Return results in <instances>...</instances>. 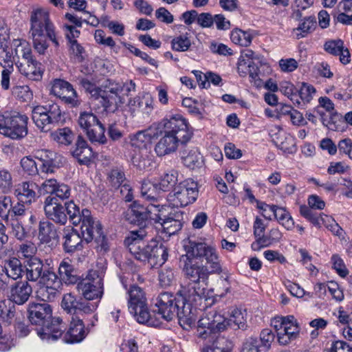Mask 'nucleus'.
<instances>
[{
    "mask_svg": "<svg viewBox=\"0 0 352 352\" xmlns=\"http://www.w3.org/2000/svg\"><path fill=\"white\" fill-rule=\"evenodd\" d=\"M163 130L161 138L155 146V152L159 157L174 153L179 144H186L192 136V131L187 121L180 115L165 118L161 122Z\"/></svg>",
    "mask_w": 352,
    "mask_h": 352,
    "instance_id": "f257e3e1",
    "label": "nucleus"
},
{
    "mask_svg": "<svg viewBox=\"0 0 352 352\" xmlns=\"http://www.w3.org/2000/svg\"><path fill=\"white\" fill-rule=\"evenodd\" d=\"M177 296L178 298L169 292L160 294L155 299V306L157 309L155 311L167 321L177 317L181 326L190 327L197 320V306L178 292Z\"/></svg>",
    "mask_w": 352,
    "mask_h": 352,
    "instance_id": "f03ea898",
    "label": "nucleus"
},
{
    "mask_svg": "<svg viewBox=\"0 0 352 352\" xmlns=\"http://www.w3.org/2000/svg\"><path fill=\"white\" fill-rule=\"evenodd\" d=\"M179 263L182 268L184 277L188 280V283L182 285L178 291V294L182 295L190 302H195V306L200 305L201 300H207L205 295V287L201 283H204L210 274H219L220 272H212L209 265L199 264L193 260L186 257H180Z\"/></svg>",
    "mask_w": 352,
    "mask_h": 352,
    "instance_id": "7ed1b4c3",
    "label": "nucleus"
},
{
    "mask_svg": "<svg viewBox=\"0 0 352 352\" xmlns=\"http://www.w3.org/2000/svg\"><path fill=\"white\" fill-rule=\"evenodd\" d=\"M30 33L32 38L33 47L39 54H45L49 47L47 38H49L56 47L59 46L54 26L50 19L48 12L42 8L34 10L30 14Z\"/></svg>",
    "mask_w": 352,
    "mask_h": 352,
    "instance_id": "20e7f679",
    "label": "nucleus"
},
{
    "mask_svg": "<svg viewBox=\"0 0 352 352\" xmlns=\"http://www.w3.org/2000/svg\"><path fill=\"white\" fill-rule=\"evenodd\" d=\"M15 54L18 60L15 63L19 72L29 80L38 81L42 79L43 69L40 62L32 55V51L24 40H14Z\"/></svg>",
    "mask_w": 352,
    "mask_h": 352,
    "instance_id": "39448f33",
    "label": "nucleus"
},
{
    "mask_svg": "<svg viewBox=\"0 0 352 352\" xmlns=\"http://www.w3.org/2000/svg\"><path fill=\"white\" fill-rule=\"evenodd\" d=\"M127 294L129 311L137 322L148 326H157L158 322L152 318L149 312L146 294L143 289L133 285L130 286Z\"/></svg>",
    "mask_w": 352,
    "mask_h": 352,
    "instance_id": "423d86ee",
    "label": "nucleus"
},
{
    "mask_svg": "<svg viewBox=\"0 0 352 352\" xmlns=\"http://www.w3.org/2000/svg\"><path fill=\"white\" fill-rule=\"evenodd\" d=\"M163 206L149 204L144 206L135 201L124 214V217L129 223L136 224L140 228L146 230L149 221L160 222L163 214Z\"/></svg>",
    "mask_w": 352,
    "mask_h": 352,
    "instance_id": "0eeeda50",
    "label": "nucleus"
},
{
    "mask_svg": "<svg viewBox=\"0 0 352 352\" xmlns=\"http://www.w3.org/2000/svg\"><path fill=\"white\" fill-rule=\"evenodd\" d=\"M186 254L180 257L190 260L204 258L212 272H221V266L216 249L204 242L188 239L184 245Z\"/></svg>",
    "mask_w": 352,
    "mask_h": 352,
    "instance_id": "6e6552de",
    "label": "nucleus"
},
{
    "mask_svg": "<svg viewBox=\"0 0 352 352\" xmlns=\"http://www.w3.org/2000/svg\"><path fill=\"white\" fill-rule=\"evenodd\" d=\"M28 116L18 112L0 113V133L12 140H21L28 134Z\"/></svg>",
    "mask_w": 352,
    "mask_h": 352,
    "instance_id": "1a4fd4ad",
    "label": "nucleus"
},
{
    "mask_svg": "<svg viewBox=\"0 0 352 352\" xmlns=\"http://www.w3.org/2000/svg\"><path fill=\"white\" fill-rule=\"evenodd\" d=\"M199 195L198 184L187 179L176 185L167 195V201L173 208H182L192 204Z\"/></svg>",
    "mask_w": 352,
    "mask_h": 352,
    "instance_id": "9d476101",
    "label": "nucleus"
},
{
    "mask_svg": "<svg viewBox=\"0 0 352 352\" xmlns=\"http://www.w3.org/2000/svg\"><path fill=\"white\" fill-rule=\"evenodd\" d=\"M84 219L80 227L83 239L87 243L94 240L98 251L106 252L109 250V245L103 234L101 223L93 218L89 210H85L82 213Z\"/></svg>",
    "mask_w": 352,
    "mask_h": 352,
    "instance_id": "9b49d317",
    "label": "nucleus"
},
{
    "mask_svg": "<svg viewBox=\"0 0 352 352\" xmlns=\"http://www.w3.org/2000/svg\"><path fill=\"white\" fill-rule=\"evenodd\" d=\"M122 91L126 95L129 94L131 91H135V82L130 80L123 85L119 83L110 82L109 86L105 87L103 91L99 92L98 103L104 107L106 111L114 112L118 107V103L121 102L119 94Z\"/></svg>",
    "mask_w": 352,
    "mask_h": 352,
    "instance_id": "f8f14e48",
    "label": "nucleus"
},
{
    "mask_svg": "<svg viewBox=\"0 0 352 352\" xmlns=\"http://www.w3.org/2000/svg\"><path fill=\"white\" fill-rule=\"evenodd\" d=\"M32 118L36 126L43 132L49 131L61 119L60 107L54 102L36 106L32 109Z\"/></svg>",
    "mask_w": 352,
    "mask_h": 352,
    "instance_id": "ddd939ff",
    "label": "nucleus"
},
{
    "mask_svg": "<svg viewBox=\"0 0 352 352\" xmlns=\"http://www.w3.org/2000/svg\"><path fill=\"white\" fill-rule=\"evenodd\" d=\"M148 236V232L144 228L129 232L124 239V244L130 253L135 259L148 263L150 254V241L146 242L145 239Z\"/></svg>",
    "mask_w": 352,
    "mask_h": 352,
    "instance_id": "4468645a",
    "label": "nucleus"
},
{
    "mask_svg": "<svg viewBox=\"0 0 352 352\" xmlns=\"http://www.w3.org/2000/svg\"><path fill=\"white\" fill-rule=\"evenodd\" d=\"M272 324L276 331L278 342L282 345H287L295 340L300 332V327L293 316L276 317Z\"/></svg>",
    "mask_w": 352,
    "mask_h": 352,
    "instance_id": "2eb2a0df",
    "label": "nucleus"
},
{
    "mask_svg": "<svg viewBox=\"0 0 352 352\" xmlns=\"http://www.w3.org/2000/svg\"><path fill=\"white\" fill-rule=\"evenodd\" d=\"M98 300L89 302L82 298H77L72 293L65 294L62 298L60 306L67 314L78 316L94 312L98 307Z\"/></svg>",
    "mask_w": 352,
    "mask_h": 352,
    "instance_id": "dca6fc26",
    "label": "nucleus"
},
{
    "mask_svg": "<svg viewBox=\"0 0 352 352\" xmlns=\"http://www.w3.org/2000/svg\"><path fill=\"white\" fill-rule=\"evenodd\" d=\"M226 318L216 311L206 313L197 322L199 337L206 339L212 333L225 330L226 329Z\"/></svg>",
    "mask_w": 352,
    "mask_h": 352,
    "instance_id": "f3484780",
    "label": "nucleus"
},
{
    "mask_svg": "<svg viewBox=\"0 0 352 352\" xmlns=\"http://www.w3.org/2000/svg\"><path fill=\"white\" fill-rule=\"evenodd\" d=\"M77 288L82 293L83 300L100 299L103 294L102 278L96 272L90 273L85 279L78 283Z\"/></svg>",
    "mask_w": 352,
    "mask_h": 352,
    "instance_id": "a211bd4d",
    "label": "nucleus"
},
{
    "mask_svg": "<svg viewBox=\"0 0 352 352\" xmlns=\"http://www.w3.org/2000/svg\"><path fill=\"white\" fill-rule=\"evenodd\" d=\"M51 93L72 108L78 107L81 104V100L72 85L65 80L54 79L52 81Z\"/></svg>",
    "mask_w": 352,
    "mask_h": 352,
    "instance_id": "6ab92c4d",
    "label": "nucleus"
},
{
    "mask_svg": "<svg viewBox=\"0 0 352 352\" xmlns=\"http://www.w3.org/2000/svg\"><path fill=\"white\" fill-rule=\"evenodd\" d=\"M28 320L33 325L41 329L50 322L52 317V309L47 302L30 303L28 306Z\"/></svg>",
    "mask_w": 352,
    "mask_h": 352,
    "instance_id": "aec40b11",
    "label": "nucleus"
},
{
    "mask_svg": "<svg viewBox=\"0 0 352 352\" xmlns=\"http://www.w3.org/2000/svg\"><path fill=\"white\" fill-rule=\"evenodd\" d=\"M44 211L47 218L56 223L65 225L67 221L65 208L56 197L48 196L44 201Z\"/></svg>",
    "mask_w": 352,
    "mask_h": 352,
    "instance_id": "412c9836",
    "label": "nucleus"
},
{
    "mask_svg": "<svg viewBox=\"0 0 352 352\" xmlns=\"http://www.w3.org/2000/svg\"><path fill=\"white\" fill-rule=\"evenodd\" d=\"M35 157L41 162V169L45 173H52L54 168L63 166L65 162L63 155L46 149L36 151Z\"/></svg>",
    "mask_w": 352,
    "mask_h": 352,
    "instance_id": "4be33fe9",
    "label": "nucleus"
},
{
    "mask_svg": "<svg viewBox=\"0 0 352 352\" xmlns=\"http://www.w3.org/2000/svg\"><path fill=\"white\" fill-rule=\"evenodd\" d=\"M10 31L5 22L0 19V65L4 67H14L12 52L8 50Z\"/></svg>",
    "mask_w": 352,
    "mask_h": 352,
    "instance_id": "5701e85b",
    "label": "nucleus"
},
{
    "mask_svg": "<svg viewBox=\"0 0 352 352\" xmlns=\"http://www.w3.org/2000/svg\"><path fill=\"white\" fill-rule=\"evenodd\" d=\"M32 294V287L27 280H20L10 285L9 298L16 305L25 303Z\"/></svg>",
    "mask_w": 352,
    "mask_h": 352,
    "instance_id": "b1692460",
    "label": "nucleus"
},
{
    "mask_svg": "<svg viewBox=\"0 0 352 352\" xmlns=\"http://www.w3.org/2000/svg\"><path fill=\"white\" fill-rule=\"evenodd\" d=\"M38 331V336L43 340H56L65 330V325L60 318H52Z\"/></svg>",
    "mask_w": 352,
    "mask_h": 352,
    "instance_id": "393cba45",
    "label": "nucleus"
},
{
    "mask_svg": "<svg viewBox=\"0 0 352 352\" xmlns=\"http://www.w3.org/2000/svg\"><path fill=\"white\" fill-rule=\"evenodd\" d=\"M324 50L328 54L333 56H339L340 61L343 65H346L351 61V54L347 47L344 46L342 39H329L324 44Z\"/></svg>",
    "mask_w": 352,
    "mask_h": 352,
    "instance_id": "a878e982",
    "label": "nucleus"
},
{
    "mask_svg": "<svg viewBox=\"0 0 352 352\" xmlns=\"http://www.w3.org/2000/svg\"><path fill=\"white\" fill-rule=\"evenodd\" d=\"M150 254L148 263L151 267L161 266L168 258V248L162 242L155 240L150 241Z\"/></svg>",
    "mask_w": 352,
    "mask_h": 352,
    "instance_id": "bb28decb",
    "label": "nucleus"
},
{
    "mask_svg": "<svg viewBox=\"0 0 352 352\" xmlns=\"http://www.w3.org/2000/svg\"><path fill=\"white\" fill-rule=\"evenodd\" d=\"M87 331L82 319L78 316H72L69 328L64 336V340L67 343L79 342L86 336Z\"/></svg>",
    "mask_w": 352,
    "mask_h": 352,
    "instance_id": "cd10ccee",
    "label": "nucleus"
},
{
    "mask_svg": "<svg viewBox=\"0 0 352 352\" xmlns=\"http://www.w3.org/2000/svg\"><path fill=\"white\" fill-rule=\"evenodd\" d=\"M72 153L78 162L83 165H88L94 156L92 148L88 146L86 140L81 135L78 136Z\"/></svg>",
    "mask_w": 352,
    "mask_h": 352,
    "instance_id": "c85d7f7f",
    "label": "nucleus"
},
{
    "mask_svg": "<svg viewBox=\"0 0 352 352\" xmlns=\"http://www.w3.org/2000/svg\"><path fill=\"white\" fill-rule=\"evenodd\" d=\"M63 243L64 250L72 253L82 249V236L75 229L67 228L64 229Z\"/></svg>",
    "mask_w": 352,
    "mask_h": 352,
    "instance_id": "c756f323",
    "label": "nucleus"
},
{
    "mask_svg": "<svg viewBox=\"0 0 352 352\" xmlns=\"http://www.w3.org/2000/svg\"><path fill=\"white\" fill-rule=\"evenodd\" d=\"M58 275L60 283H63L67 285L78 283L80 278L77 269L69 261L65 260L59 265Z\"/></svg>",
    "mask_w": 352,
    "mask_h": 352,
    "instance_id": "7c9ffc66",
    "label": "nucleus"
},
{
    "mask_svg": "<svg viewBox=\"0 0 352 352\" xmlns=\"http://www.w3.org/2000/svg\"><path fill=\"white\" fill-rule=\"evenodd\" d=\"M37 188L38 186L34 182H24L16 186L14 195L19 202L30 204L36 199Z\"/></svg>",
    "mask_w": 352,
    "mask_h": 352,
    "instance_id": "2f4dec72",
    "label": "nucleus"
},
{
    "mask_svg": "<svg viewBox=\"0 0 352 352\" xmlns=\"http://www.w3.org/2000/svg\"><path fill=\"white\" fill-rule=\"evenodd\" d=\"M3 272L8 278L17 280L25 274V267L17 258H10L4 261Z\"/></svg>",
    "mask_w": 352,
    "mask_h": 352,
    "instance_id": "473e14b6",
    "label": "nucleus"
},
{
    "mask_svg": "<svg viewBox=\"0 0 352 352\" xmlns=\"http://www.w3.org/2000/svg\"><path fill=\"white\" fill-rule=\"evenodd\" d=\"M25 274L26 280L29 283L39 281L41 276L44 273V264L43 261L37 257L30 258L26 265H25Z\"/></svg>",
    "mask_w": 352,
    "mask_h": 352,
    "instance_id": "72a5a7b5",
    "label": "nucleus"
},
{
    "mask_svg": "<svg viewBox=\"0 0 352 352\" xmlns=\"http://www.w3.org/2000/svg\"><path fill=\"white\" fill-rule=\"evenodd\" d=\"M181 157L184 165L190 169L201 167L203 157L196 147H188L181 152Z\"/></svg>",
    "mask_w": 352,
    "mask_h": 352,
    "instance_id": "f704fd0d",
    "label": "nucleus"
},
{
    "mask_svg": "<svg viewBox=\"0 0 352 352\" xmlns=\"http://www.w3.org/2000/svg\"><path fill=\"white\" fill-rule=\"evenodd\" d=\"M269 211L273 214V217H274L278 223L287 230H289L294 228V221L289 212L287 211L285 208L279 207L276 205H272Z\"/></svg>",
    "mask_w": 352,
    "mask_h": 352,
    "instance_id": "c9c22d12",
    "label": "nucleus"
},
{
    "mask_svg": "<svg viewBox=\"0 0 352 352\" xmlns=\"http://www.w3.org/2000/svg\"><path fill=\"white\" fill-rule=\"evenodd\" d=\"M162 210L163 214L162 215V218L159 223H160L164 233L168 236L175 234L181 230L182 227V223L179 219H175L172 217H166V214L164 212L165 209L164 207Z\"/></svg>",
    "mask_w": 352,
    "mask_h": 352,
    "instance_id": "e433bc0d",
    "label": "nucleus"
},
{
    "mask_svg": "<svg viewBox=\"0 0 352 352\" xmlns=\"http://www.w3.org/2000/svg\"><path fill=\"white\" fill-rule=\"evenodd\" d=\"M38 236L43 243H50L53 240L58 239L56 227L48 221H40Z\"/></svg>",
    "mask_w": 352,
    "mask_h": 352,
    "instance_id": "4c0bfd02",
    "label": "nucleus"
},
{
    "mask_svg": "<svg viewBox=\"0 0 352 352\" xmlns=\"http://www.w3.org/2000/svg\"><path fill=\"white\" fill-rule=\"evenodd\" d=\"M51 139L59 145H70L74 138L72 130L68 127L58 129L50 133Z\"/></svg>",
    "mask_w": 352,
    "mask_h": 352,
    "instance_id": "58836bf2",
    "label": "nucleus"
},
{
    "mask_svg": "<svg viewBox=\"0 0 352 352\" xmlns=\"http://www.w3.org/2000/svg\"><path fill=\"white\" fill-rule=\"evenodd\" d=\"M156 128L150 127L144 131L137 132L131 139V144L135 147L144 146L146 142L151 141L157 133L155 132Z\"/></svg>",
    "mask_w": 352,
    "mask_h": 352,
    "instance_id": "ea45409f",
    "label": "nucleus"
},
{
    "mask_svg": "<svg viewBox=\"0 0 352 352\" xmlns=\"http://www.w3.org/2000/svg\"><path fill=\"white\" fill-rule=\"evenodd\" d=\"M178 178V173L175 170H170L164 173L157 183L159 189L162 191H168L176 186Z\"/></svg>",
    "mask_w": 352,
    "mask_h": 352,
    "instance_id": "a19ab883",
    "label": "nucleus"
},
{
    "mask_svg": "<svg viewBox=\"0 0 352 352\" xmlns=\"http://www.w3.org/2000/svg\"><path fill=\"white\" fill-rule=\"evenodd\" d=\"M64 206L67 217H69L70 221L75 226L82 222L84 219L82 213L85 210H88L87 209H83L82 211H80V208L72 201L65 203Z\"/></svg>",
    "mask_w": 352,
    "mask_h": 352,
    "instance_id": "79ce46f5",
    "label": "nucleus"
},
{
    "mask_svg": "<svg viewBox=\"0 0 352 352\" xmlns=\"http://www.w3.org/2000/svg\"><path fill=\"white\" fill-rule=\"evenodd\" d=\"M105 128L104 125L99 121L98 124L91 127L87 131V138L92 143H98L100 144H106L107 139L104 135Z\"/></svg>",
    "mask_w": 352,
    "mask_h": 352,
    "instance_id": "37998d69",
    "label": "nucleus"
},
{
    "mask_svg": "<svg viewBox=\"0 0 352 352\" xmlns=\"http://www.w3.org/2000/svg\"><path fill=\"white\" fill-rule=\"evenodd\" d=\"M226 327L230 326L234 329H245V313H243L241 309H234L229 318H226Z\"/></svg>",
    "mask_w": 352,
    "mask_h": 352,
    "instance_id": "c03bdc74",
    "label": "nucleus"
},
{
    "mask_svg": "<svg viewBox=\"0 0 352 352\" xmlns=\"http://www.w3.org/2000/svg\"><path fill=\"white\" fill-rule=\"evenodd\" d=\"M99 120L91 111H82L78 117V123L81 129H82L86 134L87 131L91 127L98 124Z\"/></svg>",
    "mask_w": 352,
    "mask_h": 352,
    "instance_id": "a18cd8bd",
    "label": "nucleus"
},
{
    "mask_svg": "<svg viewBox=\"0 0 352 352\" xmlns=\"http://www.w3.org/2000/svg\"><path fill=\"white\" fill-rule=\"evenodd\" d=\"M60 287L41 286L37 291L38 296L44 302L54 301L59 294Z\"/></svg>",
    "mask_w": 352,
    "mask_h": 352,
    "instance_id": "49530a36",
    "label": "nucleus"
},
{
    "mask_svg": "<svg viewBox=\"0 0 352 352\" xmlns=\"http://www.w3.org/2000/svg\"><path fill=\"white\" fill-rule=\"evenodd\" d=\"M230 38L235 44L248 47L252 43V36L248 32L242 31L241 30H235L232 32Z\"/></svg>",
    "mask_w": 352,
    "mask_h": 352,
    "instance_id": "de8ad7c7",
    "label": "nucleus"
},
{
    "mask_svg": "<svg viewBox=\"0 0 352 352\" xmlns=\"http://www.w3.org/2000/svg\"><path fill=\"white\" fill-rule=\"evenodd\" d=\"M160 191L157 184H153L150 181H143L141 186V194L147 199H155Z\"/></svg>",
    "mask_w": 352,
    "mask_h": 352,
    "instance_id": "09e8293b",
    "label": "nucleus"
},
{
    "mask_svg": "<svg viewBox=\"0 0 352 352\" xmlns=\"http://www.w3.org/2000/svg\"><path fill=\"white\" fill-rule=\"evenodd\" d=\"M316 25V21L315 16L305 18L304 21L300 23L297 28L294 30L295 32H301L300 34L296 33L297 38L305 37L307 34L315 28Z\"/></svg>",
    "mask_w": 352,
    "mask_h": 352,
    "instance_id": "8fccbe9b",
    "label": "nucleus"
},
{
    "mask_svg": "<svg viewBox=\"0 0 352 352\" xmlns=\"http://www.w3.org/2000/svg\"><path fill=\"white\" fill-rule=\"evenodd\" d=\"M14 73V67H8L3 68L1 73L0 85L3 90H8L10 89L11 85L14 84V78L13 74Z\"/></svg>",
    "mask_w": 352,
    "mask_h": 352,
    "instance_id": "3c124183",
    "label": "nucleus"
},
{
    "mask_svg": "<svg viewBox=\"0 0 352 352\" xmlns=\"http://www.w3.org/2000/svg\"><path fill=\"white\" fill-rule=\"evenodd\" d=\"M188 35L186 33L175 37L171 42L173 49L177 52L187 51L191 45V42Z\"/></svg>",
    "mask_w": 352,
    "mask_h": 352,
    "instance_id": "603ef678",
    "label": "nucleus"
},
{
    "mask_svg": "<svg viewBox=\"0 0 352 352\" xmlns=\"http://www.w3.org/2000/svg\"><path fill=\"white\" fill-rule=\"evenodd\" d=\"M39 283L43 285L42 286L61 287L59 276L49 269L45 270L39 280Z\"/></svg>",
    "mask_w": 352,
    "mask_h": 352,
    "instance_id": "864d4df0",
    "label": "nucleus"
},
{
    "mask_svg": "<svg viewBox=\"0 0 352 352\" xmlns=\"http://www.w3.org/2000/svg\"><path fill=\"white\" fill-rule=\"evenodd\" d=\"M248 65L249 76L252 79L251 82L256 87H260L263 85V82L261 78V73L258 67L252 60L248 63L244 62V65Z\"/></svg>",
    "mask_w": 352,
    "mask_h": 352,
    "instance_id": "5fc2aeb1",
    "label": "nucleus"
},
{
    "mask_svg": "<svg viewBox=\"0 0 352 352\" xmlns=\"http://www.w3.org/2000/svg\"><path fill=\"white\" fill-rule=\"evenodd\" d=\"M12 94L22 102H28L32 98V92L28 86H14Z\"/></svg>",
    "mask_w": 352,
    "mask_h": 352,
    "instance_id": "6e6d98bb",
    "label": "nucleus"
},
{
    "mask_svg": "<svg viewBox=\"0 0 352 352\" xmlns=\"http://www.w3.org/2000/svg\"><path fill=\"white\" fill-rule=\"evenodd\" d=\"M78 84L87 91L92 94L93 96H96V100L98 102L99 92L104 89L98 88L94 82L87 78L80 77L78 78Z\"/></svg>",
    "mask_w": 352,
    "mask_h": 352,
    "instance_id": "4d7b16f0",
    "label": "nucleus"
},
{
    "mask_svg": "<svg viewBox=\"0 0 352 352\" xmlns=\"http://www.w3.org/2000/svg\"><path fill=\"white\" fill-rule=\"evenodd\" d=\"M160 285L163 287L170 286L175 282V275L171 268L162 269L158 275Z\"/></svg>",
    "mask_w": 352,
    "mask_h": 352,
    "instance_id": "13d9d810",
    "label": "nucleus"
},
{
    "mask_svg": "<svg viewBox=\"0 0 352 352\" xmlns=\"http://www.w3.org/2000/svg\"><path fill=\"white\" fill-rule=\"evenodd\" d=\"M12 187V177L6 169H0V192H8Z\"/></svg>",
    "mask_w": 352,
    "mask_h": 352,
    "instance_id": "bf43d9fd",
    "label": "nucleus"
},
{
    "mask_svg": "<svg viewBox=\"0 0 352 352\" xmlns=\"http://www.w3.org/2000/svg\"><path fill=\"white\" fill-rule=\"evenodd\" d=\"M279 90L285 96L289 98L294 103L296 102L298 104H300L298 99L294 98V97H296V91H297V89L292 83L288 81L281 82L280 83Z\"/></svg>",
    "mask_w": 352,
    "mask_h": 352,
    "instance_id": "052dcab7",
    "label": "nucleus"
},
{
    "mask_svg": "<svg viewBox=\"0 0 352 352\" xmlns=\"http://www.w3.org/2000/svg\"><path fill=\"white\" fill-rule=\"evenodd\" d=\"M12 208V203L10 197L0 196V217L3 219H8Z\"/></svg>",
    "mask_w": 352,
    "mask_h": 352,
    "instance_id": "680f3d73",
    "label": "nucleus"
},
{
    "mask_svg": "<svg viewBox=\"0 0 352 352\" xmlns=\"http://www.w3.org/2000/svg\"><path fill=\"white\" fill-rule=\"evenodd\" d=\"M138 110L144 115L149 116L153 110V98L148 95L140 97Z\"/></svg>",
    "mask_w": 352,
    "mask_h": 352,
    "instance_id": "e2e57ef3",
    "label": "nucleus"
},
{
    "mask_svg": "<svg viewBox=\"0 0 352 352\" xmlns=\"http://www.w3.org/2000/svg\"><path fill=\"white\" fill-rule=\"evenodd\" d=\"M300 99L305 102H309L316 93V89L313 85L306 82H302L300 89L298 91Z\"/></svg>",
    "mask_w": 352,
    "mask_h": 352,
    "instance_id": "0e129e2a",
    "label": "nucleus"
},
{
    "mask_svg": "<svg viewBox=\"0 0 352 352\" xmlns=\"http://www.w3.org/2000/svg\"><path fill=\"white\" fill-rule=\"evenodd\" d=\"M109 181L113 186H122V182L125 180L124 172L119 168H114L111 170L109 175Z\"/></svg>",
    "mask_w": 352,
    "mask_h": 352,
    "instance_id": "69168bd1",
    "label": "nucleus"
},
{
    "mask_svg": "<svg viewBox=\"0 0 352 352\" xmlns=\"http://www.w3.org/2000/svg\"><path fill=\"white\" fill-rule=\"evenodd\" d=\"M21 166L23 170L29 175H34L38 172L35 161L29 157H24L21 159Z\"/></svg>",
    "mask_w": 352,
    "mask_h": 352,
    "instance_id": "338daca9",
    "label": "nucleus"
},
{
    "mask_svg": "<svg viewBox=\"0 0 352 352\" xmlns=\"http://www.w3.org/2000/svg\"><path fill=\"white\" fill-rule=\"evenodd\" d=\"M261 346L257 338H249L243 343L241 352H261Z\"/></svg>",
    "mask_w": 352,
    "mask_h": 352,
    "instance_id": "774afa93",
    "label": "nucleus"
}]
</instances>
